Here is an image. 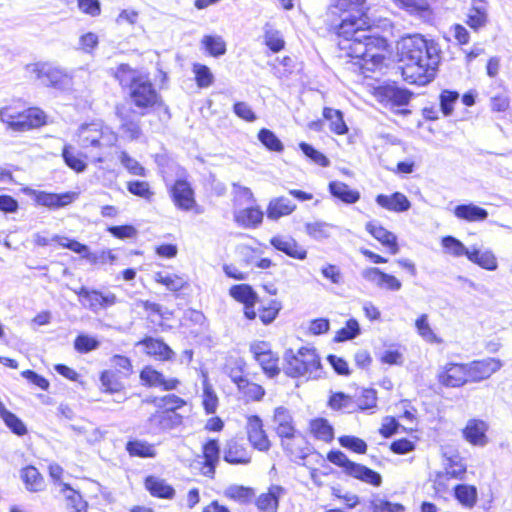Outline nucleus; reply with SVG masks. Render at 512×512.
Returning a JSON list of instances; mask_svg holds the SVG:
<instances>
[{"instance_id":"nucleus-15","label":"nucleus","mask_w":512,"mask_h":512,"mask_svg":"<svg viewBox=\"0 0 512 512\" xmlns=\"http://www.w3.org/2000/svg\"><path fill=\"white\" fill-rule=\"evenodd\" d=\"M468 381L466 364L450 363L439 375V382L447 387H460Z\"/></svg>"},{"instance_id":"nucleus-32","label":"nucleus","mask_w":512,"mask_h":512,"mask_svg":"<svg viewBox=\"0 0 512 512\" xmlns=\"http://www.w3.org/2000/svg\"><path fill=\"white\" fill-rule=\"evenodd\" d=\"M147 75L133 69L128 64H121L117 67L115 78L119 81L123 88L129 90L138 83V80L145 78Z\"/></svg>"},{"instance_id":"nucleus-42","label":"nucleus","mask_w":512,"mask_h":512,"mask_svg":"<svg viewBox=\"0 0 512 512\" xmlns=\"http://www.w3.org/2000/svg\"><path fill=\"white\" fill-rule=\"evenodd\" d=\"M126 450L132 457L154 458L156 456L155 448L145 440H130L126 444Z\"/></svg>"},{"instance_id":"nucleus-29","label":"nucleus","mask_w":512,"mask_h":512,"mask_svg":"<svg viewBox=\"0 0 512 512\" xmlns=\"http://www.w3.org/2000/svg\"><path fill=\"white\" fill-rule=\"evenodd\" d=\"M283 492L280 486H272L267 493L261 494L256 500L260 512H277L279 496Z\"/></svg>"},{"instance_id":"nucleus-64","label":"nucleus","mask_w":512,"mask_h":512,"mask_svg":"<svg viewBox=\"0 0 512 512\" xmlns=\"http://www.w3.org/2000/svg\"><path fill=\"white\" fill-rule=\"evenodd\" d=\"M371 509L373 512H403L402 505L392 503L382 498H375L371 501Z\"/></svg>"},{"instance_id":"nucleus-7","label":"nucleus","mask_w":512,"mask_h":512,"mask_svg":"<svg viewBox=\"0 0 512 512\" xmlns=\"http://www.w3.org/2000/svg\"><path fill=\"white\" fill-rule=\"evenodd\" d=\"M74 292L79 296L82 306L94 313L107 309L118 302L117 296L109 291L103 293L99 290L82 286L78 290H74Z\"/></svg>"},{"instance_id":"nucleus-18","label":"nucleus","mask_w":512,"mask_h":512,"mask_svg":"<svg viewBox=\"0 0 512 512\" xmlns=\"http://www.w3.org/2000/svg\"><path fill=\"white\" fill-rule=\"evenodd\" d=\"M33 195L38 205L45 206L50 209L64 207L70 204L76 196V194L73 192L56 194L44 191H33Z\"/></svg>"},{"instance_id":"nucleus-28","label":"nucleus","mask_w":512,"mask_h":512,"mask_svg":"<svg viewBox=\"0 0 512 512\" xmlns=\"http://www.w3.org/2000/svg\"><path fill=\"white\" fill-rule=\"evenodd\" d=\"M454 215L468 222L484 221L488 217V211L473 203L460 204L454 208Z\"/></svg>"},{"instance_id":"nucleus-38","label":"nucleus","mask_w":512,"mask_h":512,"mask_svg":"<svg viewBox=\"0 0 512 512\" xmlns=\"http://www.w3.org/2000/svg\"><path fill=\"white\" fill-rule=\"evenodd\" d=\"M305 233L316 241H323L331 236L335 228L333 224L325 221L307 222L305 224Z\"/></svg>"},{"instance_id":"nucleus-48","label":"nucleus","mask_w":512,"mask_h":512,"mask_svg":"<svg viewBox=\"0 0 512 512\" xmlns=\"http://www.w3.org/2000/svg\"><path fill=\"white\" fill-rule=\"evenodd\" d=\"M384 96L393 105L404 106L409 103L412 94L407 89L389 85L384 88Z\"/></svg>"},{"instance_id":"nucleus-51","label":"nucleus","mask_w":512,"mask_h":512,"mask_svg":"<svg viewBox=\"0 0 512 512\" xmlns=\"http://www.w3.org/2000/svg\"><path fill=\"white\" fill-rule=\"evenodd\" d=\"M443 248L454 257L466 256L468 258L471 249L467 248L459 239L454 236H445L442 238Z\"/></svg>"},{"instance_id":"nucleus-4","label":"nucleus","mask_w":512,"mask_h":512,"mask_svg":"<svg viewBox=\"0 0 512 512\" xmlns=\"http://www.w3.org/2000/svg\"><path fill=\"white\" fill-rule=\"evenodd\" d=\"M116 142L117 135L101 122L82 124L77 132V143L83 149L102 150Z\"/></svg>"},{"instance_id":"nucleus-6","label":"nucleus","mask_w":512,"mask_h":512,"mask_svg":"<svg viewBox=\"0 0 512 512\" xmlns=\"http://www.w3.org/2000/svg\"><path fill=\"white\" fill-rule=\"evenodd\" d=\"M130 102L138 109L139 116H145L161 101L148 76L138 80V83L129 90Z\"/></svg>"},{"instance_id":"nucleus-25","label":"nucleus","mask_w":512,"mask_h":512,"mask_svg":"<svg viewBox=\"0 0 512 512\" xmlns=\"http://www.w3.org/2000/svg\"><path fill=\"white\" fill-rule=\"evenodd\" d=\"M220 448L217 440H209L203 446L204 466L203 475L212 478L219 461Z\"/></svg>"},{"instance_id":"nucleus-24","label":"nucleus","mask_w":512,"mask_h":512,"mask_svg":"<svg viewBox=\"0 0 512 512\" xmlns=\"http://www.w3.org/2000/svg\"><path fill=\"white\" fill-rule=\"evenodd\" d=\"M52 240L56 241L63 248H67V249L81 255L82 258L86 259L91 264H97L99 261L97 253L90 252L89 247L87 245L82 244L75 239H70L68 237L55 235Z\"/></svg>"},{"instance_id":"nucleus-1","label":"nucleus","mask_w":512,"mask_h":512,"mask_svg":"<svg viewBox=\"0 0 512 512\" xmlns=\"http://www.w3.org/2000/svg\"><path fill=\"white\" fill-rule=\"evenodd\" d=\"M364 3L365 0H333L329 15L340 19L334 26L341 38L340 48L346 50L351 58L358 59L361 73L366 76V72L382 66L387 41L383 37L371 35L365 28L367 21L363 18Z\"/></svg>"},{"instance_id":"nucleus-46","label":"nucleus","mask_w":512,"mask_h":512,"mask_svg":"<svg viewBox=\"0 0 512 512\" xmlns=\"http://www.w3.org/2000/svg\"><path fill=\"white\" fill-rule=\"evenodd\" d=\"M349 476H352L373 486H380L382 483V477L378 472L358 463L356 464L355 468H353Z\"/></svg>"},{"instance_id":"nucleus-21","label":"nucleus","mask_w":512,"mask_h":512,"mask_svg":"<svg viewBox=\"0 0 512 512\" xmlns=\"http://www.w3.org/2000/svg\"><path fill=\"white\" fill-rule=\"evenodd\" d=\"M487 430L488 425L483 420L470 419L463 429V436L472 445L485 446L488 442Z\"/></svg>"},{"instance_id":"nucleus-12","label":"nucleus","mask_w":512,"mask_h":512,"mask_svg":"<svg viewBox=\"0 0 512 512\" xmlns=\"http://www.w3.org/2000/svg\"><path fill=\"white\" fill-rule=\"evenodd\" d=\"M170 192L172 200L178 209L190 211L196 205L194 190L188 181L177 179L172 185Z\"/></svg>"},{"instance_id":"nucleus-9","label":"nucleus","mask_w":512,"mask_h":512,"mask_svg":"<svg viewBox=\"0 0 512 512\" xmlns=\"http://www.w3.org/2000/svg\"><path fill=\"white\" fill-rule=\"evenodd\" d=\"M182 422L183 417L179 413L165 411L163 409H158L156 412L152 413L146 421L148 430L151 433H159L173 429L181 425Z\"/></svg>"},{"instance_id":"nucleus-23","label":"nucleus","mask_w":512,"mask_h":512,"mask_svg":"<svg viewBox=\"0 0 512 512\" xmlns=\"http://www.w3.org/2000/svg\"><path fill=\"white\" fill-rule=\"evenodd\" d=\"M366 230L382 245L388 247L391 254L395 255L399 252L397 237L394 233L374 222H368Z\"/></svg>"},{"instance_id":"nucleus-45","label":"nucleus","mask_w":512,"mask_h":512,"mask_svg":"<svg viewBox=\"0 0 512 512\" xmlns=\"http://www.w3.org/2000/svg\"><path fill=\"white\" fill-rule=\"evenodd\" d=\"M224 495L227 498L237 501L241 504H247L252 501L255 493L254 490L250 487L242 485H230L225 489Z\"/></svg>"},{"instance_id":"nucleus-50","label":"nucleus","mask_w":512,"mask_h":512,"mask_svg":"<svg viewBox=\"0 0 512 512\" xmlns=\"http://www.w3.org/2000/svg\"><path fill=\"white\" fill-rule=\"evenodd\" d=\"M311 431L315 437L324 442H330L334 438L333 427L328 420L318 418L311 421Z\"/></svg>"},{"instance_id":"nucleus-36","label":"nucleus","mask_w":512,"mask_h":512,"mask_svg":"<svg viewBox=\"0 0 512 512\" xmlns=\"http://www.w3.org/2000/svg\"><path fill=\"white\" fill-rule=\"evenodd\" d=\"M263 38L265 45L273 53H278L285 47V40L282 33L270 23H266L263 27Z\"/></svg>"},{"instance_id":"nucleus-44","label":"nucleus","mask_w":512,"mask_h":512,"mask_svg":"<svg viewBox=\"0 0 512 512\" xmlns=\"http://www.w3.org/2000/svg\"><path fill=\"white\" fill-rule=\"evenodd\" d=\"M403 9L411 15L419 16L420 18H428L431 15V10L427 0H395Z\"/></svg>"},{"instance_id":"nucleus-60","label":"nucleus","mask_w":512,"mask_h":512,"mask_svg":"<svg viewBox=\"0 0 512 512\" xmlns=\"http://www.w3.org/2000/svg\"><path fill=\"white\" fill-rule=\"evenodd\" d=\"M299 148L303 154L315 164L321 167H328L330 165L329 159L323 153L316 150L312 145L306 142H301L299 144Z\"/></svg>"},{"instance_id":"nucleus-26","label":"nucleus","mask_w":512,"mask_h":512,"mask_svg":"<svg viewBox=\"0 0 512 512\" xmlns=\"http://www.w3.org/2000/svg\"><path fill=\"white\" fill-rule=\"evenodd\" d=\"M273 421L276 425V433L279 437L291 436L297 430L293 424V418L289 410L285 407H277L274 411Z\"/></svg>"},{"instance_id":"nucleus-59","label":"nucleus","mask_w":512,"mask_h":512,"mask_svg":"<svg viewBox=\"0 0 512 512\" xmlns=\"http://www.w3.org/2000/svg\"><path fill=\"white\" fill-rule=\"evenodd\" d=\"M127 190L138 197H141L147 201H151L154 196V192L151 190L150 185L146 181H129L127 183Z\"/></svg>"},{"instance_id":"nucleus-39","label":"nucleus","mask_w":512,"mask_h":512,"mask_svg":"<svg viewBox=\"0 0 512 512\" xmlns=\"http://www.w3.org/2000/svg\"><path fill=\"white\" fill-rule=\"evenodd\" d=\"M230 296L236 301L246 304H256L258 301V295L252 288V286L248 284H238L233 285L229 289Z\"/></svg>"},{"instance_id":"nucleus-11","label":"nucleus","mask_w":512,"mask_h":512,"mask_svg":"<svg viewBox=\"0 0 512 512\" xmlns=\"http://www.w3.org/2000/svg\"><path fill=\"white\" fill-rule=\"evenodd\" d=\"M246 432L248 440L254 449L262 452H266L270 449L271 443L259 416L251 415L247 417Z\"/></svg>"},{"instance_id":"nucleus-55","label":"nucleus","mask_w":512,"mask_h":512,"mask_svg":"<svg viewBox=\"0 0 512 512\" xmlns=\"http://www.w3.org/2000/svg\"><path fill=\"white\" fill-rule=\"evenodd\" d=\"M466 23L475 31L484 27L487 23V13L485 8L481 6H473L468 12Z\"/></svg>"},{"instance_id":"nucleus-57","label":"nucleus","mask_w":512,"mask_h":512,"mask_svg":"<svg viewBox=\"0 0 512 512\" xmlns=\"http://www.w3.org/2000/svg\"><path fill=\"white\" fill-rule=\"evenodd\" d=\"M196 84L199 88H207L214 82V76L208 66L195 63L193 65Z\"/></svg>"},{"instance_id":"nucleus-5","label":"nucleus","mask_w":512,"mask_h":512,"mask_svg":"<svg viewBox=\"0 0 512 512\" xmlns=\"http://www.w3.org/2000/svg\"><path fill=\"white\" fill-rule=\"evenodd\" d=\"M25 71L31 78L40 80L43 85L48 87L64 91L72 86L71 76L63 69L50 63L37 62L27 64Z\"/></svg>"},{"instance_id":"nucleus-61","label":"nucleus","mask_w":512,"mask_h":512,"mask_svg":"<svg viewBox=\"0 0 512 512\" xmlns=\"http://www.w3.org/2000/svg\"><path fill=\"white\" fill-rule=\"evenodd\" d=\"M327 459L329 462L333 463L344 469L345 473L350 475L353 468H355V462L351 461L342 451L340 450H332L328 453Z\"/></svg>"},{"instance_id":"nucleus-20","label":"nucleus","mask_w":512,"mask_h":512,"mask_svg":"<svg viewBox=\"0 0 512 512\" xmlns=\"http://www.w3.org/2000/svg\"><path fill=\"white\" fill-rule=\"evenodd\" d=\"M375 201L380 207L396 213L406 212L411 208V202L401 192H394L391 195L379 194Z\"/></svg>"},{"instance_id":"nucleus-19","label":"nucleus","mask_w":512,"mask_h":512,"mask_svg":"<svg viewBox=\"0 0 512 512\" xmlns=\"http://www.w3.org/2000/svg\"><path fill=\"white\" fill-rule=\"evenodd\" d=\"M223 459L229 464L246 465L251 462V453L246 448L245 444L232 439L226 444Z\"/></svg>"},{"instance_id":"nucleus-30","label":"nucleus","mask_w":512,"mask_h":512,"mask_svg":"<svg viewBox=\"0 0 512 512\" xmlns=\"http://www.w3.org/2000/svg\"><path fill=\"white\" fill-rule=\"evenodd\" d=\"M331 195L346 204H354L360 199V193L341 181H331L328 185Z\"/></svg>"},{"instance_id":"nucleus-49","label":"nucleus","mask_w":512,"mask_h":512,"mask_svg":"<svg viewBox=\"0 0 512 512\" xmlns=\"http://www.w3.org/2000/svg\"><path fill=\"white\" fill-rule=\"evenodd\" d=\"M155 281L172 292L180 291L187 285V280L183 277L163 272L155 273Z\"/></svg>"},{"instance_id":"nucleus-16","label":"nucleus","mask_w":512,"mask_h":512,"mask_svg":"<svg viewBox=\"0 0 512 512\" xmlns=\"http://www.w3.org/2000/svg\"><path fill=\"white\" fill-rule=\"evenodd\" d=\"M137 345L143 346L147 355L161 361H170L175 356V352L161 339L148 336L140 340Z\"/></svg>"},{"instance_id":"nucleus-37","label":"nucleus","mask_w":512,"mask_h":512,"mask_svg":"<svg viewBox=\"0 0 512 512\" xmlns=\"http://www.w3.org/2000/svg\"><path fill=\"white\" fill-rule=\"evenodd\" d=\"M21 478L27 490L31 492L42 491L45 487L44 479L34 466H27L21 471Z\"/></svg>"},{"instance_id":"nucleus-34","label":"nucleus","mask_w":512,"mask_h":512,"mask_svg":"<svg viewBox=\"0 0 512 512\" xmlns=\"http://www.w3.org/2000/svg\"><path fill=\"white\" fill-rule=\"evenodd\" d=\"M235 221L245 228H255L263 221V212L258 207H249L235 214Z\"/></svg>"},{"instance_id":"nucleus-8","label":"nucleus","mask_w":512,"mask_h":512,"mask_svg":"<svg viewBox=\"0 0 512 512\" xmlns=\"http://www.w3.org/2000/svg\"><path fill=\"white\" fill-rule=\"evenodd\" d=\"M466 470L467 466L458 454L446 457L444 461V471H439L435 475V489L437 491L445 490L446 482L449 479L463 480Z\"/></svg>"},{"instance_id":"nucleus-54","label":"nucleus","mask_w":512,"mask_h":512,"mask_svg":"<svg viewBox=\"0 0 512 512\" xmlns=\"http://www.w3.org/2000/svg\"><path fill=\"white\" fill-rule=\"evenodd\" d=\"M278 356L271 350L264 356H261L256 361L261 366L264 373L270 378L276 377L280 373L278 367Z\"/></svg>"},{"instance_id":"nucleus-52","label":"nucleus","mask_w":512,"mask_h":512,"mask_svg":"<svg viewBox=\"0 0 512 512\" xmlns=\"http://www.w3.org/2000/svg\"><path fill=\"white\" fill-rule=\"evenodd\" d=\"M258 140L269 151L282 152L284 150V145L281 142V140L276 136V134L273 131L267 128H262L259 130Z\"/></svg>"},{"instance_id":"nucleus-22","label":"nucleus","mask_w":512,"mask_h":512,"mask_svg":"<svg viewBox=\"0 0 512 512\" xmlns=\"http://www.w3.org/2000/svg\"><path fill=\"white\" fill-rule=\"evenodd\" d=\"M280 438L283 450L291 459H304L307 456L305 452L306 441L300 433L296 431L293 432L291 436Z\"/></svg>"},{"instance_id":"nucleus-53","label":"nucleus","mask_w":512,"mask_h":512,"mask_svg":"<svg viewBox=\"0 0 512 512\" xmlns=\"http://www.w3.org/2000/svg\"><path fill=\"white\" fill-rule=\"evenodd\" d=\"M202 44L213 57H219L226 53V43L221 36L206 35L202 39Z\"/></svg>"},{"instance_id":"nucleus-47","label":"nucleus","mask_w":512,"mask_h":512,"mask_svg":"<svg viewBox=\"0 0 512 512\" xmlns=\"http://www.w3.org/2000/svg\"><path fill=\"white\" fill-rule=\"evenodd\" d=\"M455 498L466 507H473L477 501V489L475 486L458 484L454 488Z\"/></svg>"},{"instance_id":"nucleus-10","label":"nucleus","mask_w":512,"mask_h":512,"mask_svg":"<svg viewBox=\"0 0 512 512\" xmlns=\"http://www.w3.org/2000/svg\"><path fill=\"white\" fill-rule=\"evenodd\" d=\"M140 380L143 385L150 388H160L163 391L176 390L180 385L177 378H166L164 374L152 366H145L140 371Z\"/></svg>"},{"instance_id":"nucleus-56","label":"nucleus","mask_w":512,"mask_h":512,"mask_svg":"<svg viewBox=\"0 0 512 512\" xmlns=\"http://www.w3.org/2000/svg\"><path fill=\"white\" fill-rule=\"evenodd\" d=\"M361 332L360 325L358 321L354 318L349 319L346 322L345 327L341 328L337 331L334 341L335 342H345L348 340H352L356 338Z\"/></svg>"},{"instance_id":"nucleus-58","label":"nucleus","mask_w":512,"mask_h":512,"mask_svg":"<svg viewBox=\"0 0 512 512\" xmlns=\"http://www.w3.org/2000/svg\"><path fill=\"white\" fill-rule=\"evenodd\" d=\"M416 328L420 336L430 343H440L441 340L437 337V335L431 329L428 323V316L426 314H422L417 318L415 322Z\"/></svg>"},{"instance_id":"nucleus-31","label":"nucleus","mask_w":512,"mask_h":512,"mask_svg":"<svg viewBox=\"0 0 512 512\" xmlns=\"http://www.w3.org/2000/svg\"><path fill=\"white\" fill-rule=\"evenodd\" d=\"M145 488L152 496L158 498L172 499L175 495V490L172 486L167 484L165 480L154 476H148L145 479Z\"/></svg>"},{"instance_id":"nucleus-43","label":"nucleus","mask_w":512,"mask_h":512,"mask_svg":"<svg viewBox=\"0 0 512 512\" xmlns=\"http://www.w3.org/2000/svg\"><path fill=\"white\" fill-rule=\"evenodd\" d=\"M0 417L5 425L16 435L23 436L27 433V428L23 421L14 413L6 409L3 402L0 400Z\"/></svg>"},{"instance_id":"nucleus-40","label":"nucleus","mask_w":512,"mask_h":512,"mask_svg":"<svg viewBox=\"0 0 512 512\" xmlns=\"http://www.w3.org/2000/svg\"><path fill=\"white\" fill-rule=\"evenodd\" d=\"M323 117L329 121V127L337 135H343L348 132V127L344 121L343 113L338 109L325 107Z\"/></svg>"},{"instance_id":"nucleus-62","label":"nucleus","mask_w":512,"mask_h":512,"mask_svg":"<svg viewBox=\"0 0 512 512\" xmlns=\"http://www.w3.org/2000/svg\"><path fill=\"white\" fill-rule=\"evenodd\" d=\"M71 149L72 147L70 145H65L63 148L62 157L65 164L77 173L85 171L87 167L86 163L78 156L74 155Z\"/></svg>"},{"instance_id":"nucleus-17","label":"nucleus","mask_w":512,"mask_h":512,"mask_svg":"<svg viewBox=\"0 0 512 512\" xmlns=\"http://www.w3.org/2000/svg\"><path fill=\"white\" fill-rule=\"evenodd\" d=\"M270 244L278 251L283 252L287 256L304 260L307 257V251L298 242L288 236H274L270 240Z\"/></svg>"},{"instance_id":"nucleus-2","label":"nucleus","mask_w":512,"mask_h":512,"mask_svg":"<svg viewBox=\"0 0 512 512\" xmlns=\"http://www.w3.org/2000/svg\"><path fill=\"white\" fill-rule=\"evenodd\" d=\"M397 54L406 82L421 86L434 79L440 61L436 43L420 34H408L397 42Z\"/></svg>"},{"instance_id":"nucleus-33","label":"nucleus","mask_w":512,"mask_h":512,"mask_svg":"<svg viewBox=\"0 0 512 512\" xmlns=\"http://www.w3.org/2000/svg\"><path fill=\"white\" fill-rule=\"evenodd\" d=\"M468 260L489 271H495L498 268L497 258L491 250L480 251L472 247Z\"/></svg>"},{"instance_id":"nucleus-14","label":"nucleus","mask_w":512,"mask_h":512,"mask_svg":"<svg viewBox=\"0 0 512 512\" xmlns=\"http://www.w3.org/2000/svg\"><path fill=\"white\" fill-rule=\"evenodd\" d=\"M470 382H480L489 378L502 367V362L495 358H486L466 364Z\"/></svg>"},{"instance_id":"nucleus-13","label":"nucleus","mask_w":512,"mask_h":512,"mask_svg":"<svg viewBox=\"0 0 512 512\" xmlns=\"http://www.w3.org/2000/svg\"><path fill=\"white\" fill-rule=\"evenodd\" d=\"M361 276L366 281L373 283L380 289L388 291H399L402 288V283L395 276L385 273L377 267H368L362 270Z\"/></svg>"},{"instance_id":"nucleus-41","label":"nucleus","mask_w":512,"mask_h":512,"mask_svg":"<svg viewBox=\"0 0 512 512\" xmlns=\"http://www.w3.org/2000/svg\"><path fill=\"white\" fill-rule=\"evenodd\" d=\"M60 487V493L64 495L68 508L73 509L75 512H86L87 504L79 492L66 483H60Z\"/></svg>"},{"instance_id":"nucleus-27","label":"nucleus","mask_w":512,"mask_h":512,"mask_svg":"<svg viewBox=\"0 0 512 512\" xmlns=\"http://www.w3.org/2000/svg\"><path fill=\"white\" fill-rule=\"evenodd\" d=\"M296 209L294 204L288 198L281 196L270 200L267 207V217L270 220H278L281 217L290 215Z\"/></svg>"},{"instance_id":"nucleus-3","label":"nucleus","mask_w":512,"mask_h":512,"mask_svg":"<svg viewBox=\"0 0 512 512\" xmlns=\"http://www.w3.org/2000/svg\"><path fill=\"white\" fill-rule=\"evenodd\" d=\"M285 373L290 377L318 379L322 374L320 357L314 348H300L296 353L289 349L284 354Z\"/></svg>"},{"instance_id":"nucleus-35","label":"nucleus","mask_w":512,"mask_h":512,"mask_svg":"<svg viewBox=\"0 0 512 512\" xmlns=\"http://www.w3.org/2000/svg\"><path fill=\"white\" fill-rule=\"evenodd\" d=\"M117 114L121 122L120 128L123 133L126 134L131 140L138 139L142 133L139 118H136L133 112H118Z\"/></svg>"},{"instance_id":"nucleus-63","label":"nucleus","mask_w":512,"mask_h":512,"mask_svg":"<svg viewBox=\"0 0 512 512\" xmlns=\"http://www.w3.org/2000/svg\"><path fill=\"white\" fill-rule=\"evenodd\" d=\"M238 390L249 400L259 401L265 395L262 386L250 382L248 379L238 388Z\"/></svg>"}]
</instances>
